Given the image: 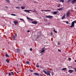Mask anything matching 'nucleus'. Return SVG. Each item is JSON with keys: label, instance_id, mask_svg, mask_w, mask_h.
Here are the masks:
<instances>
[{"label": "nucleus", "instance_id": "f257e3e1", "mask_svg": "<svg viewBox=\"0 0 76 76\" xmlns=\"http://www.w3.org/2000/svg\"><path fill=\"white\" fill-rule=\"evenodd\" d=\"M43 72L45 73L46 75H47L51 76V75H50V72H51L49 70H48L47 72H45V70H43Z\"/></svg>", "mask_w": 76, "mask_h": 76}, {"label": "nucleus", "instance_id": "f03ea898", "mask_svg": "<svg viewBox=\"0 0 76 76\" xmlns=\"http://www.w3.org/2000/svg\"><path fill=\"white\" fill-rule=\"evenodd\" d=\"M41 50H41V53H44V52H45V50H48V48H45V47H44L43 48H42Z\"/></svg>", "mask_w": 76, "mask_h": 76}, {"label": "nucleus", "instance_id": "7ed1b4c3", "mask_svg": "<svg viewBox=\"0 0 76 76\" xmlns=\"http://www.w3.org/2000/svg\"><path fill=\"white\" fill-rule=\"evenodd\" d=\"M70 14V11H68L67 12L66 14V17H69Z\"/></svg>", "mask_w": 76, "mask_h": 76}, {"label": "nucleus", "instance_id": "20e7f679", "mask_svg": "<svg viewBox=\"0 0 76 76\" xmlns=\"http://www.w3.org/2000/svg\"><path fill=\"white\" fill-rule=\"evenodd\" d=\"M46 18H49V19H50L51 18H53V16L50 15H47L46 16Z\"/></svg>", "mask_w": 76, "mask_h": 76}, {"label": "nucleus", "instance_id": "39448f33", "mask_svg": "<svg viewBox=\"0 0 76 76\" xmlns=\"http://www.w3.org/2000/svg\"><path fill=\"white\" fill-rule=\"evenodd\" d=\"M75 26V23H74L73 22H72L71 24V25L70 26V28H72L74 27Z\"/></svg>", "mask_w": 76, "mask_h": 76}, {"label": "nucleus", "instance_id": "423d86ee", "mask_svg": "<svg viewBox=\"0 0 76 76\" xmlns=\"http://www.w3.org/2000/svg\"><path fill=\"white\" fill-rule=\"evenodd\" d=\"M27 19H28L29 20H30V21H33V20H33V19H32L28 17H27Z\"/></svg>", "mask_w": 76, "mask_h": 76}, {"label": "nucleus", "instance_id": "0eeeda50", "mask_svg": "<svg viewBox=\"0 0 76 76\" xmlns=\"http://www.w3.org/2000/svg\"><path fill=\"white\" fill-rule=\"evenodd\" d=\"M8 75L9 76H10L11 75H14V73L11 72L10 73H8Z\"/></svg>", "mask_w": 76, "mask_h": 76}, {"label": "nucleus", "instance_id": "6e6552de", "mask_svg": "<svg viewBox=\"0 0 76 76\" xmlns=\"http://www.w3.org/2000/svg\"><path fill=\"white\" fill-rule=\"evenodd\" d=\"M14 23L15 25H17V24L18 23V21H14Z\"/></svg>", "mask_w": 76, "mask_h": 76}, {"label": "nucleus", "instance_id": "1a4fd4ad", "mask_svg": "<svg viewBox=\"0 0 76 76\" xmlns=\"http://www.w3.org/2000/svg\"><path fill=\"white\" fill-rule=\"evenodd\" d=\"M73 71H74V70L69 69L68 70V72L70 73H73Z\"/></svg>", "mask_w": 76, "mask_h": 76}, {"label": "nucleus", "instance_id": "9d476101", "mask_svg": "<svg viewBox=\"0 0 76 76\" xmlns=\"http://www.w3.org/2000/svg\"><path fill=\"white\" fill-rule=\"evenodd\" d=\"M24 12H28V13H30V11H31V10H24Z\"/></svg>", "mask_w": 76, "mask_h": 76}, {"label": "nucleus", "instance_id": "9b49d317", "mask_svg": "<svg viewBox=\"0 0 76 76\" xmlns=\"http://www.w3.org/2000/svg\"><path fill=\"white\" fill-rule=\"evenodd\" d=\"M32 23H33V24H37L38 22L37 21H33L31 22Z\"/></svg>", "mask_w": 76, "mask_h": 76}, {"label": "nucleus", "instance_id": "f8f14e48", "mask_svg": "<svg viewBox=\"0 0 76 76\" xmlns=\"http://www.w3.org/2000/svg\"><path fill=\"white\" fill-rule=\"evenodd\" d=\"M72 4H74L76 2V0H73L71 1Z\"/></svg>", "mask_w": 76, "mask_h": 76}, {"label": "nucleus", "instance_id": "ddd939ff", "mask_svg": "<svg viewBox=\"0 0 76 76\" xmlns=\"http://www.w3.org/2000/svg\"><path fill=\"white\" fill-rule=\"evenodd\" d=\"M31 12H35V13L37 12V11H36V9L35 8L34 9V11L33 10H31Z\"/></svg>", "mask_w": 76, "mask_h": 76}, {"label": "nucleus", "instance_id": "4468645a", "mask_svg": "<svg viewBox=\"0 0 76 76\" xmlns=\"http://www.w3.org/2000/svg\"><path fill=\"white\" fill-rule=\"evenodd\" d=\"M15 36H12V40H15Z\"/></svg>", "mask_w": 76, "mask_h": 76}, {"label": "nucleus", "instance_id": "2eb2a0df", "mask_svg": "<svg viewBox=\"0 0 76 76\" xmlns=\"http://www.w3.org/2000/svg\"><path fill=\"white\" fill-rule=\"evenodd\" d=\"M52 13L54 14V15H57V12L54 11V12H52Z\"/></svg>", "mask_w": 76, "mask_h": 76}, {"label": "nucleus", "instance_id": "dca6fc26", "mask_svg": "<svg viewBox=\"0 0 76 76\" xmlns=\"http://www.w3.org/2000/svg\"><path fill=\"white\" fill-rule=\"evenodd\" d=\"M26 64H29L30 63L29 61H27L26 62Z\"/></svg>", "mask_w": 76, "mask_h": 76}, {"label": "nucleus", "instance_id": "f3484780", "mask_svg": "<svg viewBox=\"0 0 76 76\" xmlns=\"http://www.w3.org/2000/svg\"><path fill=\"white\" fill-rule=\"evenodd\" d=\"M34 74L35 75H36L37 76H39V74H38V73H34Z\"/></svg>", "mask_w": 76, "mask_h": 76}, {"label": "nucleus", "instance_id": "a211bd4d", "mask_svg": "<svg viewBox=\"0 0 76 76\" xmlns=\"http://www.w3.org/2000/svg\"><path fill=\"white\" fill-rule=\"evenodd\" d=\"M20 49H17V53H19V52H20Z\"/></svg>", "mask_w": 76, "mask_h": 76}, {"label": "nucleus", "instance_id": "6ab92c4d", "mask_svg": "<svg viewBox=\"0 0 76 76\" xmlns=\"http://www.w3.org/2000/svg\"><path fill=\"white\" fill-rule=\"evenodd\" d=\"M59 1L62 2V3H64V0H59Z\"/></svg>", "mask_w": 76, "mask_h": 76}, {"label": "nucleus", "instance_id": "aec40b11", "mask_svg": "<svg viewBox=\"0 0 76 76\" xmlns=\"http://www.w3.org/2000/svg\"><path fill=\"white\" fill-rule=\"evenodd\" d=\"M43 11H44V12H50V10H43Z\"/></svg>", "mask_w": 76, "mask_h": 76}, {"label": "nucleus", "instance_id": "412c9836", "mask_svg": "<svg viewBox=\"0 0 76 76\" xmlns=\"http://www.w3.org/2000/svg\"><path fill=\"white\" fill-rule=\"evenodd\" d=\"M6 61L8 63H9V60L8 59H7L6 60Z\"/></svg>", "mask_w": 76, "mask_h": 76}, {"label": "nucleus", "instance_id": "4be33fe9", "mask_svg": "<svg viewBox=\"0 0 76 76\" xmlns=\"http://www.w3.org/2000/svg\"><path fill=\"white\" fill-rule=\"evenodd\" d=\"M5 56L6 57H9V56L8 55V54H7V53H6Z\"/></svg>", "mask_w": 76, "mask_h": 76}, {"label": "nucleus", "instance_id": "5701e85b", "mask_svg": "<svg viewBox=\"0 0 76 76\" xmlns=\"http://www.w3.org/2000/svg\"><path fill=\"white\" fill-rule=\"evenodd\" d=\"M66 69H67V68H65L62 69V70H66Z\"/></svg>", "mask_w": 76, "mask_h": 76}, {"label": "nucleus", "instance_id": "b1692460", "mask_svg": "<svg viewBox=\"0 0 76 76\" xmlns=\"http://www.w3.org/2000/svg\"><path fill=\"white\" fill-rule=\"evenodd\" d=\"M63 10V7H62L61 8L59 9L58 10L60 11V10Z\"/></svg>", "mask_w": 76, "mask_h": 76}, {"label": "nucleus", "instance_id": "393cba45", "mask_svg": "<svg viewBox=\"0 0 76 76\" xmlns=\"http://www.w3.org/2000/svg\"><path fill=\"white\" fill-rule=\"evenodd\" d=\"M6 1L8 3H10V1H9V0H6Z\"/></svg>", "mask_w": 76, "mask_h": 76}, {"label": "nucleus", "instance_id": "a878e982", "mask_svg": "<svg viewBox=\"0 0 76 76\" xmlns=\"http://www.w3.org/2000/svg\"><path fill=\"white\" fill-rule=\"evenodd\" d=\"M53 31L54 32H55V33H57V31H56L55 30H53Z\"/></svg>", "mask_w": 76, "mask_h": 76}, {"label": "nucleus", "instance_id": "bb28decb", "mask_svg": "<svg viewBox=\"0 0 76 76\" xmlns=\"http://www.w3.org/2000/svg\"><path fill=\"white\" fill-rule=\"evenodd\" d=\"M21 9H25V7H21Z\"/></svg>", "mask_w": 76, "mask_h": 76}, {"label": "nucleus", "instance_id": "cd10ccee", "mask_svg": "<svg viewBox=\"0 0 76 76\" xmlns=\"http://www.w3.org/2000/svg\"><path fill=\"white\" fill-rule=\"evenodd\" d=\"M11 15H12V16H16V15L15 14H11Z\"/></svg>", "mask_w": 76, "mask_h": 76}, {"label": "nucleus", "instance_id": "c85d7f7f", "mask_svg": "<svg viewBox=\"0 0 76 76\" xmlns=\"http://www.w3.org/2000/svg\"><path fill=\"white\" fill-rule=\"evenodd\" d=\"M20 20H22V21H24V20H23V19H22V18H20Z\"/></svg>", "mask_w": 76, "mask_h": 76}, {"label": "nucleus", "instance_id": "c756f323", "mask_svg": "<svg viewBox=\"0 0 76 76\" xmlns=\"http://www.w3.org/2000/svg\"><path fill=\"white\" fill-rule=\"evenodd\" d=\"M72 22H73V23H76V20H75V21H73Z\"/></svg>", "mask_w": 76, "mask_h": 76}, {"label": "nucleus", "instance_id": "7c9ffc66", "mask_svg": "<svg viewBox=\"0 0 76 76\" xmlns=\"http://www.w3.org/2000/svg\"><path fill=\"white\" fill-rule=\"evenodd\" d=\"M68 60L69 61H71V59L70 58H68Z\"/></svg>", "mask_w": 76, "mask_h": 76}, {"label": "nucleus", "instance_id": "2f4dec72", "mask_svg": "<svg viewBox=\"0 0 76 76\" xmlns=\"http://www.w3.org/2000/svg\"><path fill=\"white\" fill-rule=\"evenodd\" d=\"M16 9H20V7H16Z\"/></svg>", "mask_w": 76, "mask_h": 76}, {"label": "nucleus", "instance_id": "473e14b6", "mask_svg": "<svg viewBox=\"0 0 76 76\" xmlns=\"http://www.w3.org/2000/svg\"><path fill=\"white\" fill-rule=\"evenodd\" d=\"M54 75V72H52V76H53Z\"/></svg>", "mask_w": 76, "mask_h": 76}, {"label": "nucleus", "instance_id": "72a5a7b5", "mask_svg": "<svg viewBox=\"0 0 76 76\" xmlns=\"http://www.w3.org/2000/svg\"><path fill=\"white\" fill-rule=\"evenodd\" d=\"M72 0H69L67 1V3H69V2H70V1H72Z\"/></svg>", "mask_w": 76, "mask_h": 76}, {"label": "nucleus", "instance_id": "f704fd0d", "mask_svg": "<svg viewBox=\"0 0 76 76\" xmlns=\"http://www.w3.org/2000/svg\"><path fill=\"white\" fill-rule=\"evenodd\" d=\"M34 3H36V4H37V3L38 4V2L35 1H34Z\"/></svg>", "mask_w": 76, "mask_h": 76}, {"label": "nucleus", "instance_id": "c9c22d12", "mask_svg": "<svg viewBox=\"0 0 76 76\" xmlns=\"http://www.w3.org/2000/svg\"><path fill=\"white\" fill-rule=\"evenodd\" d=\"M65 18V17H64V16H63L62 17L61 19H64Z\"/></svg>", "mask_w": 76, "mask_h": 76}, {"label": "nucleus", "instance_id": "e433bc0d", "mask_svg": "<svg viewBox=\"0 0 76 76\" xmlns=\"http://www.w3.org/2000/svg\"><path fill=\"white\" fill-rule=\"evenodd\" d=\"M36 67H39V65H37H37L36 66Z\"/></svg>", "mask_w": 76, "mask_h": 76}, {"label": "nucleus", "instance_id": "4c0bfd02", "mask_svg": "<svg viewBox=\"0 0 76 76\" xmlns=\"http://www.w3.org/2000/svg\"><path fill=\"white\" fill-rule=\"evenodd\" d=\"M50 34L51 35H53V33H52V32H51L50 33Z\"/></svg>", "mask_w": 76, "mask_h": 76}, {"label": "nucleus", "instance_id": "58836bf2", "mask_svg": "<svg viewBox=\"0 0 76 76\" xmlns=\"http://www.w3.org/2000/svg\"><path fill=\"white\" fill-rule=\"evenodd\" d=\"M58 45L60 44V42H58Z\"/></svg>", "mask_w": 76, "mask_h": 76}, {"label": "nucleus", "instance_id": "ea45409f", "mask_svg": "<svg viewBox=\"0 0 76 76\" xmlns=\"http://www.w3.org/2000/svg\"><path fill=\"white\" fill-rule=\"evenodd\" d=\"M30 51H32V48H31L30 49Z\"/></svg>", "mask_w": 76, "mask_h": 76}, {"label": "nucleus", "instance_id": "a19ab883", "mask_svg": "<svg viewBox=\"0 0 76 76\" xmlns=\"http://www.w3.org/2000/svg\"><path fill=\"white\" fill-rule=\"evenodd\" d=\"M58 51H59L60 52H61V50H60L58 49Z\"/></svg>", "mask_w": 76, "mask_h": 76}, {"label": "nucleus", "instance_id": "79ce46f5", "mask_svg": "<svg viewBox=\"0 0 76 76\" xmlns=\"http://www.w3.org/2000/svg\"><path fill=\"white\" fill-rule=\"evenodd\" d=\"M66 24H69V22H68V21H66Z\"/></svg>", "mask_w": 76, "mask_h": 76}, {"label": "nucleus", "instance_id": "37998d69", "mask_svg": "<svg viewBox=\"0 0 76 76\" xmlns=\"http://www.w3.org/2000/svg\"><path fill=\"white\" fill-rule=\"evenodd\" d=\"M5 7L6 8V9H8V7H7L5 6Z\"/></svg>", "mask_w": 76, "mask_h": 76}, {"label": "nucleus", "instance_id": "c03bdc74", "mask_svg": "<svg viewBox=\"0 0 76 76\" xmlns=\"http://www.w3.org/2000/svg\"><path fill=\"white\" fill-rule=\"evenodd\" d=\"M59 5H58V6H57V7H60V4H59Z\"/></svg>", "mask_w": 76, "mask_h": 76}, {"label": "nucleus", "instance_id": "a18cd8bd", "mask_svg": "<svg viewBox=\"0 0 76 76\" xmlns=\"http://www.w3.org/2000/svg\"><path fill=\"white\" fill-rule=\"evenodd\" d=\"M66 14H64V16H64V17L65 18V17L66 16Z\"/></svg>", "mask_w": 76, "mask_h": 76}, {"label": "nucleus", "instance_id": "49530a36", "mask_svg": "<svg viewBox=\"0 0 76 76\" xmlns=\"http://www.w3.org/2000/svg\"><path fill=\"white\" fill-rule=\"evenodd\" d=\"M40 75L41 76H44V75H42V74H40Z\"/></svg>", "mask_w": 76, "mask_h": 76}, {"label": "nucleus", "instance_id": "de8ad7c7", "mask_svg": "<svg viewBox=\"0 0 76 76\" xmlns=\"http://www.w3.org/2000/svg\"><path fill=\"white\" fill-rule=\"evenodd\" d=\"M27 32H30V31L29 30H28Z\"/></svg>", "mask_w": 76, "mask_h": 76}, {"label": "nucleus", "instance_id": "09e8293b", "mask_svg": "<svg viewBox=\"0 0 76 76\" xmlns=\"http://www.w3.org/2000/svg\"><path fill=\"white\" fill-rule=\"evenodd\" d=\"M30 72H33V71H32L31 70H30Z\"/></svg>", "mask_w": 76, "mask_h": 76}, {"label": "nucleus", "instance_id": "8fccbe9b", "mask_svg": "<svg viewBox=\"0 0 76 76\" xmlns=\"http://www.w3.org/2000/svg\"><path fill=\"white\" fill-rule=\"evenodd\" d=\"M71 12H74V11L73 10H71Z\"/></svg>", "mask_w": 76, "mask_h": 76}, {"label": "nucleus", "instance_id": "3c124183", "mask_svg": "<svg viewBox=\"0 0 76 76\" xmlns=\"http://www.w3.org/2000/svg\"><path fill=\"white\" fill-rule=\"evenodd\" d=\"M15 36H16V37H17V34H15Z\"/></svg>", "mask_w": 76, "mask_h": 76}, {"label": "nucleus", "instance_id": "603ef678", "mask_svg": "<svg viewBox=\"0 0 76 76\" xmlns=\"http://www.w3.org/2000/svg\"><path fill=\"white\" fill-rule=\"evenodd\" d=\"M70 67L71 68V69H72V66H70Z\"/></svg>", "mask_w": 76, "mask_h": 76}, {"label": "nucleus", "instance_id": "864d4df0", "mask_svg": "<svg viewBox=\"0 0 76 76\" xmlns=\"http://www.w3.org/2000/svg\"><path fill=\"white\" fill-rule=\"evenodd\" d=\"M75 9L76 10V7H75Z\"/></svg>", "mask_w": 76, "mask_h": 76}, {"label": "nucleus", "instance_id": "5fc2aeb1", "mask_svg": "<svg viewBox=\"0 0 76 76\" xmlns=\"http://www.w3.org/2000/svg\"><path fill=\"white\" fill-rule=\"evenodd\" d=\"M24 54L25 55L26 54V53H25H25H24Z\"/></svg>", "mask_w": 76, "mask_h": 76}, {"label": "nucleus", "instance_id": "6e6d98bb", "mask_svg": "<svg viewBox=\"0 0 76 76\" xmlns=\"http://www.w3.org/2000/svg\"><path fill=\"white\" fill-rule=\"evenodd\" d=\"M45 21H46H46H47V20H45Z\"/></svg>", "mask_w": 76, "mask_h": 76}, {"label": "nucleus", "instance_id": "4d7b16f0", "mask_svg": "<svg viewBox=\"0 0 76 76\" xmlns=\"http://www.w3.org/2000/svg\"><path fill=\"white\" fill-rule=\"evenodd\" d=\"M75 63H76V60H75Z\"/></svg>", "mask_w": 76, "mask_h": 76}, {"label": "nucleus", "instance_id": "13d9d810", "mask_svg": "<svg viewBox=\"0 0 76 76\" xmlns=\"http://www.w3.org/2000/svg\"><path fill=\"white\" fill-rule=\"evenodd\" d=\"M51 69H50V70L51 71Z\"/></svg>", "mask_w": 76, "mask_h": 76}, {"label": "nucleus", "instance_id": "bf43d9fd", "mask_svg": "<svg viewBox=\"0 0 76 76\" xmlns=\"http://www.w3.org/2000/svg\"><path fill=\"white\" fill-rule=\"evenodd\" d=\"M17 66H18V64H17Z\"/></svg>", "mask_w": 76, "mask_h": 76}, {"label": "nucleus", "instance_id": "052dcab7", "mask_svg": "<svg viewBox=\"0 0 76 76\" xmlns=\"http://www.w3.org/2000/svg\"><path fill=\"white\" fill-rule=\"evenodd\" d=\"M17 73H18V72H17Z\"/></svg>", "mask_w": 76, "mask_h": 76}, {"label": "nucleus", "instance_id": "680f3d73", "mask_svg": "<svg viewBox=\"0 0 76 76\" xmlns=\"http://www.w3.org/2000/svg\"><path fill=\"white\" fill-rule=\"evenodd\" d=\"M37 64H39L38 63H37Z\"/></svg>", "mask_w": 76, "mask_h": 76}]
</instances>
